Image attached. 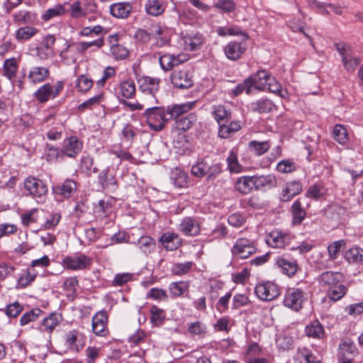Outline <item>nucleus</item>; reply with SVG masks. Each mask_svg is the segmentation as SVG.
<instances>
[{
	"label": "nucleus",
	"mask_w": 363,
	"mask_h": 363,
	"mask_svg": "<svg viewBox=\"0 0 363 363\" xmlns=\"http://www.w3.org/2000/svg\"><path fill=\"white\" fill-rule=\"evenodd\" d=\"M144 116L150 129L155 131H161L168 122L164 106H155L147 108Z\"/></svg>",
	"instance_id": "nucleus-1"
},
{
	"label": "nucleus",
	"mask_w": 363,
	"mask_h": 363,
	"mask_svg": "<svg viewBox=\"0 0 363 363\" xmlns=\"http://www.w3.org/2000/svg\"><path fill=\"white\" fill-rule=\"evenodd\" d=\"M23 186L25 190L28 191L27 195L36 199L38 202V199H42L48 191L47 184L42 179L33 176H29L25 179Z\"/></svg>",
	"instance_id": "nucleus-2"
},
{
	"label": "nucleus",
	"mask_w": 363,
	"mask_h": 363,
	"mask_svg": "<svg viewBox=\"0 0 363 363\" xmlns=\"http://www.w3.org/2000/svg\"><path fill=\"white\" fill-rule=\"evenodd\" d=\"M65 82L57 81L55 85L46 83L39 87L34 93V97L39 103H45L50 99H55L63 90Z\"/></svg>",
	"instance_id": "nucleus-3"
},
{
	"label": "nucleus",
	"mask_w": 363,
	"mask_h": 363,
	"mask_svg": "<svg viewBox=\"0 0 363 363\" xmlns=\"http://www.w3.org/2000/svg\"><path fill=\"white\" fill-rule=\"evenodd\" d=\"M307 300V294L300 289H289L284 296L283 303L293 311H298Z\"/></svg>",
	"instance_id": "nucleus-4"
},
{
	"label": "nucleus",
	"mask_w": 363,
	"mask_h": 363,
	"mask_svg": "<svg viewBox=\"0 0 363 363\" xmlns=\"http://www.w3.org/2000/svg\"><path fill=\"white\" fill-rule=\"evenodd\" d=\"M358 354V349L355 343L350 340H345L339 344L337 352L338 363H354V357Z\"/></svg>",
	"instance_id": "nucleus-5"
},
{
	"label": "nucleus",
	"mask_w": 363,
	"mask_h": 363,
	"mask_svg": "<svg viewBox=\"0 0 363 363\" xmlns=\"http://www.w3.org/2000/svg\"><path fill=\"white\" fill-rule=\"evenodd\" d=\"M255 252L254 242L246 238L238 239L231 248L232 255L240 259H246Z\"/></svg>",
	"instance_id": "nucleus-6"
},
{
	"label": "nucleus",
	"mask_w": 363,
	"mask_h": 363,
	"mask_svg": "<svg viewBox=\"0 0 363 363\" xmlns=\"http://www.w3.org/2000/svg\"><path fill=\"white\" fill-rule=\"evenodd\" d=\"M83 147V142L77 136L72 135L63 140L60 149L64 159L65 157L74 159L82 152Z\"/></svg>",
	"instance_id": "nucleus-7"
},
{
	"label": "nucleus",
	"mask_w": 363,
	"mask_h": 363,
	"mask_svg": "<svg viewBox=\"0 0 363 363\" xmlns=\"http://www.w3.org/2000/svg\"><path fill=\"white\" fill-rule=\"evenodd\" d=\"M255 293L262 301H272L280 294L279 286L274 282L267 281L256 285Z\"/></svg>",
	"instance_id": "nucleus-8"
},
{
	"label": "nucleus",
	"mask_w": 363,
	"mask_h": 363,
	"mask_svg": "<svg viewBox=\"0 0 363 363\" xmlns=\"http://www.w3.org/2000/svg\"><path fill=\"white\" fill-rule=\"evenodd\" d=\"M62 321V314L57 312H52L45 316L35 327L33 328L40 333L50 335Z\"/></svg>",
	"instance_id": "nucleus-9"
},
{
	"label": "nucleus",
	"mask_w": 363,
	"mask_h": 363,
	"mask_svg": "<svg viewBox=\"0 0 363 363\" xmlns=\"http://www.w3.org/2000/svg\"><path fill=\"white\" fill-rule=\"evenodd\" d=\"M98 182L102 189L107 192H114L118 188L114 170L109 167L100 172Z\"/></svg>",
	"instance_id": "nucleus-10"
},
{
	"label": "nucleus",
	"mask_w": 363,
	"mask_h": 363,
	"mask_svg": "<svg viewBox=\"0 0 363 363\" xmlns=\"http://www.w3.org/2000/svg\"><path fill=\"white\" fill-rule=\"evenodd\" d=\"M252 89L258 91L267 90V82L273 80V76L266 69H259L247 77Z\"/></svg>",
	"instance_id": "nucleus-11"
},
{
	"label": "nucleus",
	"mask_w": 363,
	"mask_h": 363,
	"mask_svg": "<svg viewBox=\"0 0 363 363\" xmlns=\"http://www.w3.org/2000/svg\"><path fill=\"white\" fill-rule=\"evenodd\" d=\"M77 189V184L72 179H66L63 182L54 185L52 188L53 194L62 199L72 197Z\"/></svg>",
	"instance_id": "nucleus-12"
},
{
	"label": "nucleus",
	"mask_w": 363,
	"mask_h": 363,
	"mask_svg": "<svg viewBox=\"0 0 363 363\" xmlns=\"http://www.w3.org/2000/svg\"><path fill=\"white\" fill-rule=\"evenodd\" d=\"M292 239L291 234L279 230L270 232L266 237L267 244L273 248H283L289 245Z\"/></svg>",
	"instance_id": "nucleus-13"
},
{
	"label": "nucleus",
	"mask_w": 363,
	"mask_h": 363,
	"mask_svg": "<svg viewBox=\"0 0 363 363\" xmlns=\"http://www.w3.org/2000/svg\"><path fill=\"white\" fill-rule=\"evenodd\" d=\"M62 264L65 267L69 269H84L88 268L91 264V259L84 254L67 256L62 259Z\"/></svg>",
	"instance_id": "nucleus-14"
},
{
	"label": "nucleus",
	"mask_w": 363,
	"mask_h": 363,
	"mask_svg": "<svg viewBox=\"0 0 363 363\" xmlns=\"http://www.w3.org/2000/svg\"><path fill=\"white\" fill-rule=\"evenodd\" d=\"M304 334L315 340L324 341L327 338L325 328L318 319L311 321L305 326Z\"/></svg>",
	"instance_id": "nucleus-15"
},
{
	"label": "nucleus",
	"mask_w": 363,
	"mask_h": 363,
	"mask_svg": "<svg viewBox=\"0 0 363 363\" xmlns=\"http://www.w3.org/2000/svg\"><path fill=\"white\" fill-rule=\"evenodd\" d=\"M108 315L105 310L98 311L92 318V330L98 336L105 337L108 335Z\"/></svg>",
	"instance_id": "nucleus-16"
},
{
	"label": "nucleus",
	"mask_w": 363,
	"mask_h": 363,
	"mask_svg": "<svg viewBox=\"0 0 363 363\" xmlns=\"http://www.w3.org/2000/svg\"><path fill=\"white\" fill-rule=\"evenodd\" d=\"M170 79L173 86L179 89H189L194 84L186 69L174 70L171 74Z\"/></svg>",
	"instance_id": "nucleus-17"
},
{
	"label": "nucleus",
	"mask_w": 363,
	"mask_h": 363,
	"mask_svg": "<svg viewBox=\"0 0 363 363\" xmlns=\"http://www.w3.org/2000/svg\"><path fill=\"white\" fill-rule=\"evenodd\" d=\"M254 188L256 191H265L277 185V179L275 175L269 174L267 175H254Z\"/></svg>",
	"instance_id": "nucleus-18"
},
{
	"label": "nucleus",
	"mask_w": 363,
	"mask_h": 363,
	"mask_svg": "<svg viewBox=\"0 0 363 363\" xmlns=\"http://www.w3.org/2000/svg\"><path fill=\"white\" fill-rule=\"evenodd\" d=\"M245 50V43L235 40L229 42L223 48L226 57L233 61L240 59Z\"/></svg>",
	"instance_id": "nucleus-19"
},
{
	"label": "nucleus",
	"mask_w": 363,
	"mask_h": 363,
	"mask_svg": "<svg viewBox=\"0 0 363 363\" xmlns=\"http://www.w3.org/2000/svg\"><path fill=\"white\" fill-rule=\"evenodd\" d=\"M192 108L191 103H184L181 104H172L165 107L166 116L168 121L171 120L177 121L183 117Z\"/></svg>",
	"instance_id": "nucleus-20"
},
{
	"label": "nucleus",
	"mask_w": 363,
	"mask_h": 363,
	"mask_svg": "<svg viewBox=\"0 0 363 363\" xmlns=\"http://www.w3.org/2000/svg\"><path fill=\"white\" fill-rule=\"evenodd\" d=\"M167 5L166 0H145L144 9L148 16L157 17L164 13Z\"/></svg>",
	"instance_id": "nucleus-21"
},
{
	"label": "nucleus",
	"mask_w": 363,
	"mask_h": 363,
	"mask_svg": "<svg viewBox=\"0 0 363 363\" xmlns=\"http://www.w3.org/2000/svg\"><path fill=\"white\" fill-rule=\"evenodd\" d=\"M170 180L177 188H187L191 184V179L188 173L178 167L171 170Z\"/></svg>",
	"instance_id": "nucleus-22"
},
{
	"label": "nucleus",
	"mask_w": 363,
	"mask_h": 363,
	"mask_svg": "<svg viewBox=\"0 0 363 363\" xmlns=\"http://www.w3.org/2000/svg\"><path fill=\"white\" fill-rule=\"evenodd\" d=\"M133 10V4L128 1L117 2L110 5V13L116 18H128Z\"/></svg>",
	"instance_id": "nucleus-23"
},
{
	"label": "nucleus",
	"mask_w": 363,
	"mask_h": 363,
	"mask_svg": "<svg viewBox=\"0 0 363 363\" xmlns=\"http://www.w3.org/2000/svg\"><path fill=\"white\" fill-rule=\"evenodd\" d=\"M138 83L140 90L147 94L155 96L159 90L160 79L143 76L138 79Z\"/></svg>",
	"instance_id": "nucleus-24"
},
{
	"label": "nucleus",
	"mask_w": 363,
	"mask_h": 363,
	"mask_svg": "<svg viewBox=\"0 0 363 363\" xmlns=\"http://www.w3.org/2000/svg\"><path fill=\"white\" fill-rule=\"evenodd\" d=\"M276 106L272 100L262 97L249 104V108L251 111L258 113H267L272 111Z\"/></svg>",
	"instance_id": "nucleus-25"
},
{
	"label": "nucleus",
	"mask_w": 363,
	"mask_h": 363,
	"mask_svg": "<svg viewBox=\"0 0 363 363\" xmlns=\"http://www.w3.org/2000/svg\"><path fill=\"white\" fill-rule=\"evenodd\" d=\"M343 279L344 277L342 273L331 271L323 272L319 276L320 284L327 288V290L343 281Z\"/></svg>",
	"instance_id": "nucleus-26"
},
{
	"label": "nucleus",
	"mask_w": 363,
	"mask_h": 363,
	"mask_svg": "<svg viewBox=\"0 0 363 363\" xmlns=\"http://www.w3.org/2000/svg\"><path fill=\"white\" fill-rule=\"evenodd\" d=\"M304 199L299 198L296 199L291 205V212L292 214L293 225H299L302 223L306 216V211L303 207V201Z\"/></svg>",
	"instance_id": "nucleus-27"
},
{
	"label": "nucleus",
	"mask_w": 363,
	"mask_h": 363,
	"mask_svg": "<svg viewBox=\"0 0 363 363\" xmlns=\"http://www.w3.org/2000/svg\"><path fill=\"white\" fill-rule=\"evenodd\" d=\"M139 249L140 252L145 256H148L156 250L155 240L149 235H142L136 242H133Z\"/></svg>",
	"instance_id": "nucleus-28"
},
{
	"label": "nucleus",
	"mask_w": 363,
	"mask_h": 363,
	"mask_svg": "<svg viewBox=\"0 0 363 363\" xmlns=\"http://www.w3.org/2000/svg\"><path fill=\"white\" fill-rule=\"evenodd\" d=\"M179 229L186 236H196L200 232V225L194 218L186 217L180 223Z\"/></svg>",
	"instance_id": "nucleus-29"
},
{
	"label": "nucleus",
	"mask_w": 363,
	"mask_h": 363,
	"mask_svg": "<svg viewBox=\"0 0 363 363\" xmlns=\"http://www.w3.org/2000/svg\"><path fill=\"white\" fill-rule=\"evenodd\" d=\"M302 191V184L299 181H293L288 182L284 189H282L281 200L282 201H289L295 196Z\"/></svg>",
	"instance_id": "nucleus-30"
},
{
	"label": "nucleus",
	"mask_w": 363,
	"mask_h": 363,
	"mask_svg": "<svg viewBox=\"0 0 363 363\" xmlns=\"http://www.w3.org/2000/svg\"><path fill=\"white\" fill-rule=\"evenodd\" d=\"M222 123L218 129V136L222 138H229L242 128V123L240 121H230Z\"/></svg>",
	"instance_id": "nucleus-31"
},
{
	"label": "nucleus",
	"mask_w": 363,
	"mask_h": 363,
	"mask_svg": "<svg viewBox=\"0 0 363 363\" xmlns=\"http://www.w3.org/2000/svg\"><path fill=\"white\" fill-rule=\"evenodd\" d=\"M38 273L35 269L32 268H27L22 270V273L18 277L16 286L17 289H23L31 285L35 280Z\"/></svg>",
	"instance_id": "nucleus-32"
},
{
	"label": "nucleus",
	"mask_w": 363,
	"mask_h": 363,
	"mask_svg": "<svg viewBox=\"0 0 363 363\" xmlns=\"http://www.w3.org/2000/svg\"><path fill=\"white\" fill-rule=\"evenodd\" d=\"M159 242L167 250L173 251L177 250L181 245L178 235L174 233H164L160 238Z\"/></svg>",
	"instance_id": "nucleus-33"
},
{
	"label": "nucleus",
	"mask_w": 363,
	"mask_h": 363,
	"mask_svg": "<svg viewBox=\"0 0 363 363\" xmlns=\"http://www.w3.org/2000/svg\"><path fill=\"white\" fill-rule=\"evenodd\" d=\"M276 264L281 269L282 272L289 277L294 276L298 269L297 261L295 259L278 257L276 259Z\"/></svg>",
	"instance_id": "nucleus-34"
},
{
	"label": "nucleus",
	"mask_w": 363,
	"mask_h": 363,
	"mask_svg": "<svg viewBox=\"0 0 363 363\" xmlns=\"http://www.w3.org/2000/svg\"><path fill=\"white\" fill-rule=\"evenodd\" d=\"M254 175L240 177L235 183V189L242 194H248L254 188Z\"/></svg>",
	"instance_id": "nucleus-35"
},
{
	"label": "nucleus",
	"mask_w": 363,
	"mask_h": 363,
	"mask_svg": "<svg viewBox=\"0 0 363 363\" xmlns=\"http://www.w3.org/2000/svg\"><path fill=\"white\" fill-rule=\"evenodd\" d=\"M50 71L45 67H33L28 73V78L31 84L41 83L49 77Z\"/></svg>",
	"instance_id": "nucleus-36"
},
{
	"label": "nucleus",
	"mask_w": 363,
	"mask_h": 363,
	"mask_svg": "<svg viewBox=\"0 0 363 363\" xmlns=\"http://www.w3.org/2000/svg\"><path fill=\"white\" fill-rule=\"evenodd\" d=\"M167 28L159 24L152 26L150 28V35L157 39L156 45L159 48L169 43V38L167 36Z\"/></svg>",
	"instance_id": "nucleus-37"
},
{
	"label": "nucleus",
	"mask_w": 363,
	"mask_h": 363,
	"mask_svg": "<svg viewBox=\"0 0 363 363\" xmlns=\"http://www.w3.org/2000/svg\"><path fill=\"white\" fill-rule=\"evenodd\" d=\"M196 117L194 114L184 115L181 118L174 121L172 128L179 131L189 130L196 123Z\"/></svg>",
	"instance_id": "nucleus-38"
},
{
	"label": "nucleus",
	"mask_w": 363,
	"mask_h": 363,
	"mask_svg": "<svg viewBox=\"0 0 363 363\" xmlns=\"http://www.w3.org/2000/svg\"><path fill=\"white\" fill-rule=\"evenodd\" d=\"M344 258L350 264H361L363 263V249L353 246L345 251Z\"/></svg>",
	"instance_id": "nucleus-39"
},
{
	"label": "nucleus",
	"mask_w": 363,
	"mask_h": 363,
	"mask_svg": "<svg viewBox=\"0 0 363 363\" xmlns=\"http://www.w3.org/2000/svg\"><path fill=\"white\" fill-rule=\"evenodd\" d=\"M45 155L46 160L49 162H60L65 160L61 149L49 143L45 144Z\"/></svg>",
	"instance_id": "nucleus-40"
},
{
	"label": "nucleus",
	"mask_w": 363,
	"mask_h": 363,
	"mask_svg": "<svg viewBox=\"0 0 363 363\" xmlns=\"http://www.w3.org/2000/svg\"><path fill=\"white\" fill-rule=\"evenodd\" d=\"M38 32V30L36 28L26 26L18 28L14 33V36L18 43H22L31 39Z\"/></svg>",
	"instance_id": "nucleus-41"
},
{
	"label": "nucleus",
	"mask_w": 363,
	"mask_h": 363,
	"mask_svg": "<svg viewBox=\"0 0 363 363\" xmlns=\"http://www.w3.org/2000/svg\"><path fill=\"white\" fill-rule=\"evenodd\" d=\"M18 69V62L16 58L6 59L3 64V75L9 80H12L16 76Z\"/></svg>",
	"instance_id": "nucleus-42"
},
{
	"label": "nucleus",
	"mask_w": 363,
	"mask_h": 363,
	"mask_svg": "<svg viewBox=\"0 0 363 363\" xmlns=\"http://www.w3.org/2000/svg\"><path fill=\"white\" fill-rule=\"evenodd\" d=\"M226 162L228 168L231 173L238 174L243 171V166L238 161L237 148H233L229 152Z\"/></svg>",
	"instance_id": "nucleus-43"
},
{
	"label": "nucleus",
	"mask_w": 363,
	"mask_h": 363,
	"mask_svg": "<svg viewBox=\"0 0 363 363\" xmlns=\"http://www.w3.org/2000/svg\"><path fill=\"white\" fill-rule=\"evenodd\" d=\"M211 162L206 158L199 159L191 168V173L193 176L202 178L208 173Z\"/></svg>",
	"instance_id": "nucleus-44"
},
{
	"label": "nucleus",
	"mask_w": 363,
	"mask_h": 363,
	"mask_svg": "<svg viewBox=\"0 0 363 363\" xmlns=\"http://www.w3.org/2000/svg\"><path fill=\"white\" fill-rule=\"evenodd\" d=\"M13 21L18 25H26L33 23L35 20V15L26 10H21L13 15Z\"/></svg>",
	"instance_id": "nucleus-45"
},
{
	"label": "nucleus",
	"mask_w": 363,
	"mask_h": 363,
	"mask_svg": "<svg viewBox=\"0 0 363 363\" xmlns=\"http://www.w3.org/2000/svg\"><path fill=\"white\" fill-rule=\"evenodd\" d=\"M347 291V286L343 284V281H341L336 286L328 289L327 294L331 301H337L345 296Z\"/></svg>",
	"instance_id": "nucleus-46"
},
{
	"label": "nucleus",
	"mask_w": 363,
	"mask_h": 363,
	"mask_svg": "<svg viewBox=\"0 0 363 363\" xmlns=\"http://www.w3.org/2000/svg\"><path fill=\"white\" fill-rule=\"evenodd\" d=\"M271 144L268 140L262 142L251 140L248 143L249 151L257 156L264 155L269 150Z\"/></svg>",
	"instance_id": "nucleus-47"
},
{
	"label": "nucleus",
	"mask_w": 363,
	"mask_h": 363,
	"mask_svg": "<svg viewBox=\"0 0 363 363\" xmlns=\"http://www.w3.org/2000/svg\"><path fill=\"white\" fill-rule=\"evenodd\" d=\"M66 13V9L62 4H56L52 8L45 10L41 15V20L46 22L54 18L63 16Z\"/></svg>",
	"instance_id": "nucleus-48"
},
{
	"label": "nucleus",
	"mask_w": 363,
	"mask_h": 363,
	"mask_svg": "<svg viewBox=\"0 0 363 363\" xmlns=\"http://www.w3.org/2000/svg\"><path fill=\"white\" fill-rule=\"evenodd\" d=\"M333 138L339 144L344 145L349 141L348 132L346 127L342 124H336L333 130Z\"/></svg>",
	"instance_id": "nucleus-49"
},
{
	"label": "nucleus",
	"mask_w": 363,
	"mask_h": 363,
	"mask_svg": "<svg viewBox=\"0 0 363 363\" xmlns=\"http://www.w3.org/2000/svg\"><path fill=\"white\" fill-rule=\"evenodd\" d=\"M216 33L220 37H225L227 35H242L246 39L248 38L247 33L243 31L239 26L235 25L229 27H218Z\"/></svg>",
	"instance_id": "nucleus-50"
},
{
	"label": "nucleus",
	"mask_w": 363,
	"mask_h": 363,
	"mask_svg": "<svg viewBox=\"0 0 363 363\" xmlns=\"http://www.w3.org/2000/svg\"><path fill=\"white\" fill-rule=\"evenodd\" d=\"M212 114L219 127L222 123H228V119L231 118L230 113L225 109L223 105L213 106Z\"/></svg>",
	"instance_id": "nucleus-51"
},
{
	"label": "nucleus",
	"mask_w": 363,
	"mask_h": 363,
	"mask_svg": "<svg viewBox=\"0 0 363 363\" xmlns=\"http://www.w3.org/2000/svg\"><path fill=\"white\" fill-rule=\"evenodd\" d=\"M189 283L187 281H175L169 284V290L171 296L173 298L179 297L189 291Z\"/></svg>",
	"instance_id": "nucleus-52"
},
{
	"label": "nucleus",
	"mask_w": 363,
	"mask_h": 363,
	"mask_svg": "<svg viewBox=\"0 0 363 363\" xmlns=\"http://www.w3.org/2000/svg\"><path fill=\"white\" fill-rule=\"evenodd\" d=\"M94 159L90 155H84L80 160V169L82 173L87 176H91L92 173L99 172L97 167H93Z\"/></svg>",
	"instance_id": "nucleus-53"
},
{
	"label": "nucleus",
	"mask_w": 363,
	"mask_h": 363,
	"mask_svg": "<svg viewBox=\"0 0 363 363\" xmlns=\"http://www.w3.org/2000/svg\"><path fill=\"white\" fill-rule=\"evenodd\" d=\"M44 313V311L38 308H33L23 314L20 318V325L21 326L35 322Z\"/></svg>",
	"instance_id": "nucleus-54"
},
{
	"label": "nucleus",
	"mask_w": 363,
	"mask_h": 363,
	"mask_svg": "<svg viewBox=\"0 0 363 363\" xmlns=\"http://www.w3.org/2000/svg\"><path fill=\"white\" fill-rule=\"evenodd\" d=\"M325 194V189L321 182H317L311 185L306 192V197L318 200Z\"/></svg>",
	"instance_id": "nucleus-55"
},
{
	"label": "nucleus",
	"mask_w": 363,
	"mask_h": 363,
	"mask_svg": "<svg viewBox=\"0 0 363 363\" xmlns=\"http://www.w3.org/2000/svg\"><path fill=\"white\" fill-rule=\"evenodd\" d=\"M317 358L313 352L308 347H298L296 353L295 359L299 363H310Z\"/></svg>",
	"instance_id": "nucleus-56"
},
{
	"label": "nucleus",
	"mask_w": 363,
	"mask_h": 363,
	"mask_svg": "<svg viewBox=\"0 0 363 363\" xmlns=\"http://www.w3.org/2000/svg\"><path fill=\"white\" fill-rule=\"evenodd\" d=\"M150 320L155 326H161L165 320V312L163 309L158 308L157 306H152L150 308Z\"/></svg>",
	"instance_id": "nucleus-57"
},
{
	"label": "nucleus",
	"mask_w": 363,
	"mask_h": 363,
	"mask_svg": "<svg viewBox=\"0 0 363 363\" xmlns=\"http://www.w3.org/2000/svg\"><path fill=\"white\" fill-rule=\"evenodd\" d=\"M111 207L109 202L99 200L97 203H94L93 210L96 217L103 218L108 216Z\"/></svg>",
	"instance_id": "nucleus-58"
},
{
	"label": "nucleus",
	"mask_w": 363,
	"mask_h": 363,
	"mask_svg": "<svg viewBox=\"0 0 363 363\" xmlns=\"http://www.w3.org/2000/svg\"><path fill=\"white\" fill-rule=\"evenodd\" d=\"M186 48L194 51L197 50L202 44V35L200 34L186 35L184 37Z\"/></svg>",
	"instance_id": "nucleus-59"
},
{
	"label": "nucleus",
	"mask_w": 363,
	"mask_h": 363,
	"mask_svg": "<svg viewBox=\"0 0 363 363\" xmlns=\"http://www.w3.org/2000/svg\"><path fill=\"white\" fill-rule=\"evenodd\" d=\"M135 85L133 81L126 80L120 85L121 95L125 99H132L135 95Z\"/></svg>",
	"instance_id": "nucleus-60"
},
{
	"label": "nucleus",
	"mask_w": 363,
	"mask_h": 363,
	"mask_svg": "<svg viewBox=\"0 0 363 363\" xmlns=\"http://www.w3.org/2000/svg\"><path fill=\"white\" fill-rule=\"evenodd\" d=\"M187 330L191 335H197L201 337H205L207 333V326L201 321L191 323Z\"/></svg>",
	"instance_id": "nucleus-61"
},
{
	"label": "nucleus",
	"mask_w": 363,
	"mask_h": 363,
	"mask_svg": "<svg viewBox=\"0 0 363 363\" xmlns=\"http://www.w3.org/2000/svg\"><path fill=\"white\" fill-rule=\"evenodd\" d=\"M267 90L283 99L286 98L288 95V91L282 89L281 84L274 77H273V80L267 82Z\"/></svg>",
	"instance_id": "nucleus-62"
},
{
	"label": "nucleus",
	"mask_w": 363,
	"mask_h": 363,
	"mask_svg": "<svg viewBox=\"0 0 363 363\" xmlns=\"http://www.w3.org/2000/svg\"><path fill=\"white\" fill-rule=\"evenodd\" d=\"M93 80L86 74H81L76 82V88L80 92H87L93 86Z\"/></svg>",
	"instance_id": "nucleus-63"
},
{
	"label": "nucleus",
	"mask_w": 363,
	"mask_h": 363,
	"mask_svg": "<svg viewBox=\"0 0 363 363\" xmlns=\"http://www.w3.org/2000/svg\"><path fill=\"white\" fill-rule=\"evenodd\" d=\"M110 51L116 60H122L127 58L129 55V50L122 45H116L111 46Z\"/></svg>",
	"instance_id": "nucleus-64"
}]
</instances>
